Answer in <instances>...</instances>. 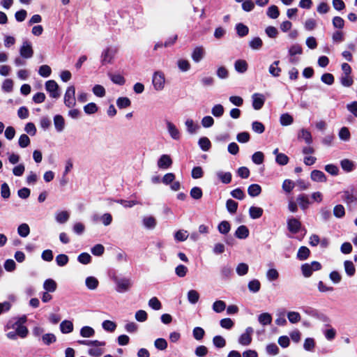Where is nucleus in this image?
<instances>
[{"instance_id": "f257e3e1", "label": "nucleus", "mask_w": 357, "mask_h": 357, "mask_svg": "<svg viewBox=\"0 0 357 357\" xmlns=\"http://www.w3.org/2000/svg\"><path fill=\"white\" fill-rule=\"evenodd\" d=\"M116 287V290L119 293H124L128 291L133 285V282L128 278H114Z\"/></svg>"}, {"instance_id": "f03ea898", "label": "nucleus", "mask_w": 357, "mask_h": 357, "mask_svg": "<svg viewBox=\"0 0 357 357\" xmlns=\"http://www.w3.org/2000/svg\"><path fill=\"white\" fill-rule=\"evenodd\" d=\"M342 199L347 206H351L357 202L356 192L354 188L345 190L342 192Z\"/></svg>"}, {"instance_id": "7ed1b4c3", "label": "nucleus", "mask_w": 357, "mask_h": 357, "mask_svg": "<svg viewBox=\"0 0 357 357\" xmlns=\"http://www.w3.org/2000/svg\"><path fill=\"white\" fill-rule=\"evenodd\" d=\"M321 265L318 261H312L310 264H304L301 266V271L303 275L305 278H309L312 275V273L316 271L320 270Z\"/></svg>"}, {"instance_id": "20e7f679", "label": "nucleus", "mask_w": 357, "mask_h": 357, "mask_svg": "<svg viewBox=\"0 0 357 357\" xmlns=\"http://www.w3.org/2000/svg\"><path fill=\"white\" fill-rule=\"evenodd\" d=\"M254 333V329L249 326L247 327L244 331L238 337V342L242 346H249L252 341V335Z\"/></svg>"}, {"instance_id": "39448f33", "label": "nucleus", "mask_w": 357, "mask_h": 357, "mask_svg": "<svg viewBox=\"0 0 357 357\" xmlns=\"http://www.w3.org/2000/svg\"><path fill=\"white\" fill-rule=\"evenodd\" d=\"M152 83L156 89H163L166 84L164 74L159 71L155 72L153 75Z\"/></svg>"}, {"instance_id": "423d86ee", "label": "nucleus", "mask_w": 357, "mask_h": 357, "mask_svg": "<svg viewBox=\"0 0 357 357\" xmlns=\"http://www.w3.org/2000/svg\"><path fill=\"white\" fill-rule=\"evenodd\" d=\"M116 50L112 47L106 48L101 54V61L103 65L112 63L115 54Z\"/></svg>"}, {"instance_id": "0eeeda50", "label": "nucleus", "mask_w": 357, "mask_h": 357, "mask_svg": "<svg viewBox=\"0 0 357 357\" xmlns=\"http://www.w3.org/2000/svg\"><path fill=\"white\" fill-rule=\"evenodd\" d=\"M20 54L24 59H29L33 56V50L30 42L24 41L20 47Z\"/></svg>"}, {"instance_id": "6e6552de", "label": "nucleus", "mask_w": 357, "mask_h": 357, "mask_svg": "<svg viewBox=\"0 0 357 357\" xmlns=\"http://www.w3.org/2000/svg\"><path fill=\"white\" fill-rule=\"evenodd\" d=\"M252 107L255 109L259 110L262 108L266 97L264 95L259 93H256L252 95Z\"/></svg>"}, {"instance_id": "1a4fd4ad", "label": "nucleus", "mask_w": 357, "mask_h": 357, "mask_svg": "<svg viewBox=\"0 0 357 357\" xmlns=\"http://www.w3.org/2000/svg\"><path fill=\"white\" fill-rule=\"evenodd\" d=\"M13 328H15L18 337L21 338H25L28 335V328L26 326L22 325L20 320L15 323Z\"/></svg>"}, {"instance_id": "9d476101", "label": "nucleus", "mask_w": 357, "mask_h": 357, "mask_svg": "<svg viewBox=\"0 0 357 357\" xmlns=\"http://www.w3.org/2000/svg\"><path fill=\"white\" fill-rule=\"evenodd\" d=\"M301 227V222L296 218H291L287 221V227L290 232L296 234L299 231Z\"/></svg>"}, {"instance_id": "9b49d317", "label": "nucleus", "mask_w": 357, "mask_h": 357, "mask_svg": "<svg viewBox=\"0 0 357 357\" xmlns=\"http://www.w3.org/2000/svg\"><path fill=\"white\" fill-rule=\"evenodd\" d=\"M166 125L167 131L171 137L173 139L178 140L181 137V134L178 129L176 127V126L170 121H167Z\"/></svg>"}, {"instance_id": "f8f14e48", "label": "nucleus", "mask_w": 357, "mask_h": 357, "mask_svg": "<svg viewBox=\"0 0 357 357\" xmlns=\"http://www.w3.org/2000/svg\"><path fill=\"white\" fill-rule=\"evenodd\" d=\"M304 312L308 316L319 319L323 321H327L328 320V318L326 315L311 307L305 308Z\"/></svg>"}, {"instance_id": "ddd939ff", "label": "nucleus", "mask_w": 357, "mask_h": 357, "mask_svg": "<svg viewBox=\"0 0 357 357\" xmlns=\"http://www.w3.org/2000/svg\"><path fill=\"white\" fill-rule=\"evenodd\" d=\"M172 164V160L169 155H162L158 160V166L160 169H168Z\"/></svg>"}, {"instance_id": "4468645a", "label": "nucleus", "mask_w": 357, "mask_h": 357, "mask_svg": "<svg viewBox=\"0 0 357 357\" xmlns=\"http://www.w3.org/2000/svg\"><path fill=\"white\" fill-rule=\"evenodd\" d=\"M90 347L91 348L89 349L88 354L91 356L100 357L105 352L103 349L105 345L92 344Z\"/></svg>"}, {"instance_id": "2eb2a0df", "label": "nucleus", "mask_w": 357, "mask_h": 357, "mask_svg": "<svg viewBox=\"0 0 357 357\" xmlns=\"http://www.w3.org/2000/svg\"><path fill=\"white\" fill-rule=\"evenodd\" d=\"M205 50L203 47H195L192 53V59L195 63H199L204 56Z\"/></svg>"}, {"instance_id": "dca6fc26", "label": "nucleus", "mask_w": 357, "mask_h": 357, "mask_svg": "<svg viewBox=\"0 0 357 357\" xmlns=\"http://www.w3.org/2000/svg\"><path fill=\"white\" fill-rule=\"evenodd\" d=\"M75 91H66L64 102L66 106L68 107H72L75 105L76 99H75Z\"/></svg>"}, {"instance_id": "f3484780", "label": "nucleus", "mask_w": 357, "mask_h": 357, "mask_svg": "<svg viewBox=\"0 0 357 357\" xmlns=\"http://www.w3.org/2000/svg\"><path fill=\"white\" fill-rule=\"evenodd\" d=\"M310 178L315 182L325 183L327 181L324 173L319 170H313L310 174Z\"/></svg>"}, {"instance_id": "a211bd4d", "label": "nucleus", "mask_w": 357, "mask_h": 357, "mask_svg": "<svg viewBox=\"0 0 357 357\" xmlns=\"http://www.w3.org/2000/svg\"><path fill=\"white\" fill-rule=\"evenodd\" d=\"M298 139L304 140L307 144L312 142V137L310 131L305 128H302L298 133Z\"/></svg>"}, {"instance_id": "6ab92c4d", "label": "nucleus", "mask_w": 357, "mask_h": 357, "mask_svg": "<svg viewBox=\"0 0 357 357\" xmlns=\"http://www.w3.org/2000/svg\"><path fill=\"white\" fill-rule=\"evenodd\" d=\"M70 218V213L67 211H61L56 212L55 214V220L59 224L66 223Z\"/></svg>"}, {"instance_id": "aec40b11", "label": "nucleus", "mask_w": 357, "mask_h": 357, "mask_svg": "<svg viewBox=\"0 0 357 357\" xmlns=\"http://www.w3.org/2000/svg\"><path fill=\"white\" fill-rule=\"evenodd\" d=\"M142 223L146 229H153L156 226L157 222L153 216H145L142 219Z\"/></svg>"}, {"instance_id": "412c9836", "label": "nucleus", "mask_w": 357, "mask_h": 357, "mask_svg": "<svg viewBox=\"0 0 357 357\" xmlns=\"http://www.w3.org/2000/svg\"><path fill=\"white\" fill-rule=\"evenodd\" d=\"M54 124L57 132H62L65 128L63 117L61 115H56L54 118Z\"/></svg>"}, {"instance_id": "4be33fe9", "label": "nucleus", "mask_w": 357, "mask_h": 357, "mask_svg": "<svg viewBox=\"0 0 357 357\" xmlns=\"http://www.w3.org/2000/svg\"><path fill=\"white\" fill-rule=\"evenodd\" d=\"M73 324L71 321L64 320L60 324V330L62 333L68 334L73 331Z\"/></svg>"}, {"instance_id": "5701e85b", "label": "nucleus", "mask_w": 357, "mask_h": 357, "mask_svg": "<svg viewBox=\"0 0 357 357\" xmlns=\"http://www.w3.org/2000/svg\"><path fill=\"white\" fill-rule=\"evenodd\" d=\"M249 235V230L248 227L245 225L239 226L235 232V236L236 238L239 239H245Z\"/></svg>"}, {"instance_id": "b1692460", "label": "nucleus", "mask_w": 357, "mask_h": 357, "mask_svg": "<svg viewBox=\"0 0 357 357\" xmlns=\"http://www.w3.org/2000/svg\"><path fill=\"white\" fill-rule=\"evenodd\" d=\"M263 211L260 207L251 206L249 208V215L252 219H258L261 217Z\"/></svg>"}, {"instance_id": "393cba45", "label": "nucleus", "mask_w": 357, "mask_h": 357, "mask_svg": "<svg viewBox=\"0 0 357 357\" xmlns=\"http://www.w3.org/2000/svg\"><path fill=\"white\" fill-rule=\"evenodd\" d=\"M234 68L237 72L243 73L248 69V63L245 60L238 59L235 61Z\"/></svg>"}, {"instance_id": "a878e982", "label": "nucleus", "mask_w": 357, "mask_h": 357, "mask_svg": "<svg viewBox=\"0 0 357 357\" xmlns=\"http://www.w3.org/2000/svg\"><path fill=\"white\" fill-rule=\"evenodd\" d=\"M261 188L258 184H252L248 188V193L250 197H255L260 195Z\"/></svg>"}, {"instance_id": "bb28decb", "label": "nucleus", "mask_w": 357, "mask_h": 357, "mask_svg": "<svg viewBox=\"0 0 357 357\" xmlns=\"http://www.w3.org/2000/svg\"><path fill=\"white\" fill-rule=\"evenodd\" d=\"M57 284L52 279H47L43 283V288L47 292H54L56 289Z\"/></svg>"}, {"instance_id": "cd10ccee", "label": "nucleus", "mask_w": 357, "mask_h": 357, "mask_svg": "<svg viewBox=\"0 0 357 357\" xmlns=\"http://www.w3.org/2000/svg\"><path fill=\"white\" fill-rule=\"evenodd\" d=\"M263 45L262 40L259 37L253 38L249 42L250 47L253 50H259Z\"/></svg>"}, {"instance_id": "c85d7f7f", "label": "nucleus", "mask_w": 357, "mask_h": 357, "mask_svg": "<svg viewBox=\"0 0 357 357\" xmlns=\"http://www.w3.org/2000/svg\"><path fill=\"white\" fill-rule=\"evenodd\" d=\"M258 321L264 326L268 325L271 324L272 321V317L269 313L264 312L259 315Z\"/></svg>"}, {"instance_id": "c756f323", "label": "nucleus", "mask_w": 357, "mask_h": 357, "mask_svg": "<svg viewBox=\"0 0 357 357\" xmlns=\"http://www.w3.org/2000/svg\"><path fill=\"white\" fill-rule=\"evenodd\" d=\"M341 167L347 172H350L354 169V162L349 159H344L340 162Z\"/></svg>"}, {"instance_id": "7c9ffc66", "label": "nucleus", "mask_w": 357, "mask_h": 357, "mask_svg": "<svg viewBox=\"0 0 357 357\" xmlns=\"http://www.w3.org/2000/svg\"><path fill=\"white\" fill-rule=\"evenodd\" d=\"M345 272L349 277L353 276L355 274L356 268L351 261L347 260L344 263Z\"/></svg>"}, {"instance_id": "2f4dec72", "label": "nucleus", "mask_w": 357, "mask_h": 357, "mask_svg": "<svg viewBox=\"0 0 357 357\" xmlns=\"http://www.w3.org/2000/svg\"><path fill=\"white\" fill-rule=\"evenodd\" d=\"M85 282L87 288L91 290L96 289L98 287L99 283L98 280L95 277L92 276L87 277L86 278Z\"/></svg>"}, {"instance_id": "473e14b6", "label": "nucleus", "mask_w": 357, "mask_h": 357, "mask_svg": "<svg viewBox=\"0 0 357 357\" xmlns=\"http://www.w3.org/2000/svg\"><path fill=\"white\" fill-rule=\"evenodd\" d=\"M287 319L291 324H296L301 321V314L298 312L290 311L287 312Z\"/></svg>"}, {"instance_id": "72a5a7b5", "label": "nucleus", "mask_w": 357, "mask_h": 357, "mask_svg": "<svg viewBox=\"0 0 357 357\" xmlns=\"http://www.w3.org/2000/svg\"><path fill=\"white\" fill-rule=\"evenodd\" d=\"M188 300L191 304H195L199 299V294L194 289L190 290L188 292Z\"/></svg>"}, {"instance_id": "f704fd0d", "label": "nucleus", "mask_w": 357, "mask_h": 357, "mask_svg": "<svg viewBox=\"0 0 357 357\" xmlns=\"http://www.w3.org/2000/svg\"><path fill=\"white\" fill-rule=\"evenodd\" d=\"M248 287L250 291L257 293L260 289L261 283L258 280L254 279L249 282Z\"/></svg>"}, {"instance_id": "c9c22d12", "label": "nucleus", "mask_w": 357, "mask_h": 357, "mask_svg": "<svg viewBox=\"0 0 357 357\" xmlns=\"http://www.w3.org/2000/svg\"><path fill=\"white\" fill-rule=\"evenodd\" d=\"M217 176L223 183H229L231 181V174L229 172H218Z\"/></svg>"}, {"instance_id": "e433bc0d", "label": "nucleus", "mask_w": 357, "mask_h": 357, "mask_svg": "<svg viewBox=\"0 0 357 357\" xmlns=\"http://www.w3.org/2000/svg\"><path fill=\"white\" fill-rule=\"evenodd\" d=\"M177 66L180 70L186 72L190 68V63L187 59H180L177 61Z\"/></svg>"}, {"instance_id": "4c0bfd02", "label": "nucleus", "mask_w": 357, "mask_h": 357, "mask_svg": "<svg viewBox=\"0 0 357 357\" xmlns=\"http://www.w3.org/2000/svg\"><path fill=\"white\" fill-rule=\"evenodd\" d=\"M80 335L83 337H91L95 335V331L90 326H84L80 330Z\"/></svg>"}, {"instance_id": "58836bf2", "label": "nucleus", "mask_w": 357, "mask_h": 357, "mask_svg": "<svg viewBox=\"0 0 357 357\" xmlns=\"http://www.w3.org/2000/svg\"><path fill=\"white\" fill-rule=\"evenodd\" d=\"M17 233L22 237H26L30 233V229L27 224H21L17 228Z\"/></svg>"}, {"instance_id": "ea45409f", "label": "nucleus", "mask_w": 357, "mask_h": 357, "mask_svg": "<svg viewBox=\"0 0 357 357\" xmlns=\"http://www.w3.org/2000/svg\"><path fill=\"white\" fill-rule=\"evenodd\" d=\"M297 201L300 205V207L305 210L308 207V205L310 204L309 199L306 195H300L298 198Z\"/></svg>"}, {"instance_id": "a19ab883", "label": "nucleus", "mask_w": 357, "mask_h": 357, "mask_svg": "<svg viewBox=\"0 0 357 357\" xmlns=\"http://www.w3.org/2000/svg\"><path fill=\"white\" fill-rule=\"evenodd\" d=\"M310 252V250L307 247L302 246L298 251L297 257L300 260H305L309 257Z\"/></svg>"}, {"instance_id": "79ce46f5", "label": "nucleus", "mask_w": 357, "mask_h": 357, "mask_svg": "<svg viewBox=\"0 0 357 357\" xmlns=\"http://www.w3.org/2000/svg\"><path fill=\"white\" fill-rule=\"evenodd\" d=\"M236 29L238 35L240 37H243L248 35L249 29L247 26L244 25L242 23H238L236 26Z\"/></svg>"}, {"instance_id": "37998d69", "label": "nucleus", "mask_w": 357, "mask_h": 357, "mask_svg": "<svg viewBox=\"0 0 357 357\" xmlns=\"http://www.w3.org/2000/svg\"><path fill=\"white\" fill-rule=\"evenodd\" d=\"M266 276L268 281H275L278 279L279 273L275 268H270L267 271Z\"/></svg>"}, {"instance_id": "c03bdc74", "label": "nucleus", "mask_w": 357, "mask_h": 357, "mask_svg": "<svg viewBox=\"0 0 357 357\" xmlns=\"http://www.w3.org/2000/svg\"><path fill=\"white\" fill-rule=\"evenodd\" d=\"M130 103L131 102L130 99L126 97L119 98L116 100V105L119 109L128 107L130 105Z\"/></svg>"}, {"instance_id": "a18cd8bd", "label": "nucleus", "mask_w": 357, "mask_h": 357, "mask_svg": "<svg viewBox=\"0 0 357 357\" xmlns=\"http://www.w3.org/2000/svg\"><path fill=\"white\" fill-rule=\"evenodd\" d=\"M267 15L271 19H276L280 15L278 8L275 6H271L267 10Z\"/></svg>"}, {"instance_id": "49530a36", "label": "nucleus", "mask_w": 357, "mask_h": 357, "mask_svg": "<svg viewBox=\"0 0 357 357\" xmlns=\"http://www.w3.org/2000/svg\"><path fill=\"white\" fill-rule=\"evenodd\" d=\"M199 145L203 151H207L210 149L211 144L207 137H203L199 139Z\"/></svg>"}, {"instance_id": "de8ad7c7", "label": "nucleus", "mask_w": 357, "mask_h": 357, "mask_svg": "<svg viewBox=\"0 0 357 357\" xmlns=\"http://www.w3.org/2000/svg\"><path fill=\"white\" fill-rule=\"evenodd\" d=\"M230 224L226 220L222 221L218 226L219 232L222 234H227L230 231Z\"/></svg>"}, {"instance_id": "09e8293b", "label": "nucleus", "mask_w": 357, "mask_h": 357, "mask_svg": "<svg viewBox=\"0 0 357 357\" xmlns=\"http://www.w3.org/2000/svg\"><path fill=\"white\" fill-rule=\"evenodd\" d=\"M213 343L217 348H223L226 345V340L221 335H216L213 339Z\"/></svg>"}, {"instance_id": "8fccbe9b", "label": "nucleus", "mask_w": 357, "mask_h": 357, "mask_svg": "<svg viewBox=\"0 0 357 357\" xmlns=\"http://www.w3.org/2000/svg\"><path fill=\"white\" fill-rule=\"evenodd\" d=\"M102 326L104 330L108 332H114L116 328V324L112 321L105 320L102 322Z\"/></svg>"}, {"instance_id": "3c124183", "label": "nucleus", "mask_w": 357, "mask_h": 357, "mask_svg": "<svg viewBox=\"0 0 357 357\" xmlns=\"http://www.w3.org/2000/svg\"><path fill=\"white\" fill-rule=\"evenodd\" d=\"M225 308L226 304L222 301H216L213 304V310L217 313L223 312Z\"/></svg>"}, {"instance_id": "603ef678", "label": "nucleus", "mask_w": 357, "mask_h": 357, "mask_svg": "<svg viewBox=\"0 0 357 357\" xmlns=\"http://www.w3.org/2000/svg\"><path fill=\"white\" fill-rule=\"evenodd\" d=\"M185 125L187 128L188 132L190 134L195 133L199 128L198 126L194 123L193 120L190 119L185 121Z\"/></svg>"}, {"instance_id": "864d4df0", "label": "nucleus", "mask_w": 357, "mask_h": 357, "mask_svg": "<svg viewBox=\"0 0 357 357\" xmlns=\"http://www.w3.org/2000/svg\"><path fill=\"white\" fill-rule=\"evenodd\" d=\"M279 63V61H275L269 67V73L275 77L278 76L281 72V69L278 68Z\"/></svg>"}, {"instance_id": "5fc2aeb1", "label": "nucleus", "mask_w": 357, "mask_h": 357, "mask_svg": "<svg viewBox=\"0 0 357 357\" xmlns=\"http://www.w3.org/2000/svg\"><path fill=\"white\" fill-rule=\"evenodd\" d=\"M264 159V153L261 151L255 152L252 156V162L256 165H261L263 163Z\"/></svg>"}, {"instance_id": "6e6d98bb", "label": "nucleus", "mask_w": 357, "mask_h": 357, "mask_svg": "<svg viewBox=\"0 0 357 357\" xmlns=\"http://www.w3.org/2000/svg\"><path fill=\"white\" fill-rule=\"evenodd\" d=\"M69 261V258L66 255L60 254L56 257V262L59 266H66Z\"/></svg>"}, {"instance_id": "4d7b16f0", "label": "nucleus", "mask_w": 357, "mask_h": 357, "mask_svg": "<svg viewBox=\"0 0 357 357\" xmlns=\"http://www.w3.org/2000/svg\"><path fill=\"white\" fill-rule=\"evenodd\" d=\"M188 273V268L183 265L179 264L175 268V273L179 278H183Z\"/></svg>"}, {"instance_id": "13d9d810", "label": "nucleus", "mask_w": 357, "mask_h": 357, "mask_svg": "<svg viewBox=\"0 0 357 357\" xmlns=\"http://www.w3.org/2000/svg\"><path fill=\"white\" fill-rule=\"evenodd\" d=\"M333 215L337 218L344 217L345 215L344 206L341 204L336 205L333 208Z\"/></svg>"}, {"instance_id": "bf43d9fd", "label": "nucleus", "mask_w": 357, "mask_h": 357, "mask_svg": "<svg viewBox=\"0 0 357 357\" xmlns=\"http://www.w3.org/2000/svg\"><path fill=\"white\" fill-rule=\"evenodd\" d=\"M280 122L282 126H289L293 123V117L289 114H283L280 116Z\"/></svg>"}, {"instance_id": "052dcab7", "label": "nucleus", "mask_w": 357, "mask_h": 357, "mask_svg": "<svg viewBox=\"0 0 357 357\" xmlns=\"http://www.w3.org/2000/svg\"><path fill=\"white\" fill-rule=\"evenodd\" d=\"M226 207L229 213H235L237 211L238 203L233 199H228L226 202Z\"/></svg>"}, {"instance_id": "680f3d73", "label": "nucleus", "mask_w": 357, "mask_h": 357, "mask_svg": "<svg viewBox=\"0 0 357 357\" xmlns=\"http://www.w3.org/2000/svg\"><path fill=\"white\" fill-rule=\"evenodd\" d=\"M109 77L114 84L119 86H122L125 83L124 77L120 74H111Z\"/></svg>"}, {"instance_id": "e2e57ef3", "label": "nucleus", "mask_w": 357, "mask_h": 357, "mask_svg": "<svg viewBox=\"0 0 357 357\" xmlns=\"http://www.w3.org/2000/svg\"><path fill=\"white\" fill-rule=\"evenodd\" d=\"M43 342L46 345H50L56 342V336L52 333H46L42 336Z\"/></svg>"}, {"instance_id": "0e129e2a", "label": "nucleus", "mask_w": 357, "mask_h": 357, "mask_svg": "<svg viewBox=\"0 0 357 357\" xmlns=\"http://www.w3.org/2000/svg\"><path fill=\"white\" fill-rule=\"evenodd\" d=\"M212 114L215 117H220L224 113V107L222 105L218 104L213 107L211 109Z\"/></svg>"}, {"instance_id": "69168bd1", "label": "nucleus", "mask_w": 357, "mask_h": 357, "mask_svg": "<svg viewBox=\"0 0 357 357\" xmlns=\"http://www.w3.org/2000/svg\"><path fill=\"white\" fill-rule=\"evenodd\" d=\"M149 306L155 310H159L162 307V304L158 298L153 297L149 301Z\"/></svg>"}, {"instance_id": "338daca9", "label": "nucleus", "mask_w": 357, "mask_h": 357, "mask_svg": "<svg viewBox=\"0 0 357 357\" xmlns=\"http://www.w3.org/2000/svg\"><path fill=\"white\" fill-rule=\"evenodd\" d=\"M351 135L349 129L347 127H342L339 132V137L343 141H349Z\"/></svg>"}, {"instance_id": "774afa93", "label": "nucleus", "mask_w": 357, "mask_h": 357, "mask_svg": "<svg viewBox=\"0 0 357 357\" xmlns=\"http://www.w3.org/2000/svg\"><path fill=\"white\" fill-rule=\"evenodd\" d=\"M347 110L357 118V101L348 103L346 106Z\"/></svg>"}]
</instances>
